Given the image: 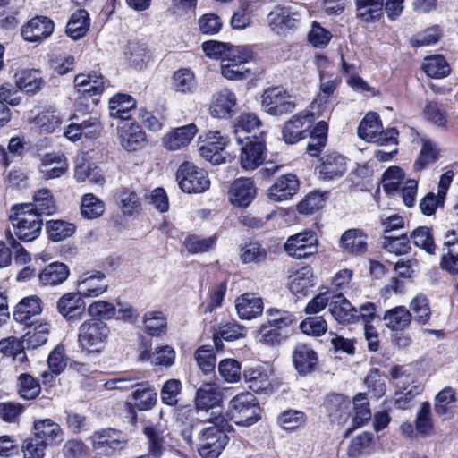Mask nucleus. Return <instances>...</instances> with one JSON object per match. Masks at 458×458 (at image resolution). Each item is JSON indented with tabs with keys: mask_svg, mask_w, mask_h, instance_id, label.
I'll use <instances>...</instances> for the list:
<instances>
[{
	"mask_svg": "<svg viewBox=\"0 0 458 458\" xmlns=\"http://www.w3.org/2000/svg\"><path fill=\"white\" fill-rule=\"evenodd\" d=\"M42 312L41 300L38 296H29L23 298L15 307L13 311V318L27 326H33L38 323L33 319Z\"/></svg>",
	"mask_w": 458,
	"mask_h": 458,
	"instance_id": "nucleus-23",
	"label": "nucleus"
},
{
	"mask_svg": "<svg viewBox=\"0 0 458 458\" xmlns=\"http://www.w3.org/2000/svg\"><path fill=\"white\" fill-rule=\"evenodd\" d=\"M222 395L214 383L203 384L197 391L195 404L198 410L214 409L221 402Z\"/></svg>",
	"mask_w": 458,
	"mask_h": 458,
	"instance_id": "nucleus-39",
	"label": "nucleus"
},
{
	"mask_svg": "<svg viewBox=\"0 0 458 458\" xmlns=\"http://www.w3.org/2000/svg\"><path fill=\"white\" fill-rule=\"evenodd\" d=\"M227 143V138L220 131H208L204 136L203 144L200 145L199 151L206 160L219 164L222 161L220 152L225 148Z\"/></svg>",
	"mask_w": 458,
	"mask_h": 458,
	"instance_id": "nucleus-19",
	"label": "nucleus"
},
{
	"mask_svg": "<svg viewBox=\"0 0 458 458\" xmlns=\"http://www.w3.org/2000/svg\"><path fill=\"white\" fill-rule=\"evenodd\" d=\"M173 89L180 93H193L197 89V81L192 71L182 68L176 71L173 76Z\"/></svg>",
	"mask_w": 458,
	"mask_h": 458,
	"instance_id": "nucleus-50",
	"label": "nucleus"
},
{
	"mask_svg": "<svg viewBox=\"0 0 458 458\" xmlns=\"http://www.w3.org/2000/svg\"><path fill=\"white\" fill-rule=\"evenodd\" d=\"M456 403L455 390L451 386H446L435 397V411L443 420H449L454 414Z\"/></svg>",
	"mask_w": 458,
	"mask_h": 458,
	"instance_id": "nucleus-37",
	"label": "nucleus"
},
{
	"mask_svg": "<svg viewBox=\"0 0 458 458\" xmlns=\"http://www.w3.org/2000/svg\"><path fill=\"white\" fill-rule=\"evenodd\" d=\"M356 16L363 22H374L383 16L384 0H369L355 2Z\"/></svg>",
	"mask_w": 458,
	"mask_h": 458,
	"instance_id": "nucleus-43",
	"label": "nucleus"
},
{
	"mask_svg": "<svg viewBox=\"0 0 458 458\" xmlns=\"http://www.w3.org/2000/svg\"><path fill=\"white\" fill-rule=\"evenodd\" d=\"M441 267L451 274H458V234L454 231L446 234Z\"/></svg>",
	"mask_w": 458,
	"mask_h": 458,
	"instance_id": "nucleus-36",
	"label": "nucleus"
},
{
	"mask_svg": "<svg viewBox=\"0 0 458 458\" xmlns=\"http://www.w3.org/2000/svg\"><path fill=\"white\" fill-rule=\"evenodd\" d=\"M318 169L319 178L324 181L341 177L347 169L345 157L335 152L327 154L321 158V165Z\"/></svg>",
	"mask_w": 458,
	"mask_h": 458,
	"instance_id": "nucleus-24",
	"label": "nucleus"
},
{
	"mask_svg": "<svg viewBox=\"0 0 458 458\" xmlns=\"http://www.w3.org/2000/svg\"><path fill=\"white\" fill-rule=\"evenodd\" d=\"M260 408L254 395L241 393L229 403L228 416L237 425L250 426L259 419Z\"/></svg>",
	"mask_w": 458,
	"mask_h": 458,
	"instance_id": "nucleus-4",
	"label": "nucleus"
},
{
	"mask_svg": "<svg viewBox=\"0 0 458 458\" xmlns=\"http://www.w3.org/2000/svg\"><path fill=\"white\" fill-rule=\"evenodd\" d=\"M110 328L104 321L87 319L78 329V343L89 353L101 352L109 339Z\"/></svg>",
	"mask_w": 458,
	"mask_h": 458,
	"instance_id": "nucleus-3",
	"label": "nucleus"
},
{
	"mask_svg": "<svg viewBox=\"0 0 458 458\" xmlns=\"http://www.w3.org/2000/svg\"><path fill=\"white\" fill-rule=\"evenodd\" d=\"M136 389L132 393L134 405L140 411L152 409L157 403V393L149 387L148 383L135 385Z\"/></svg>",
	"mask_w": 458,
	"mask_h": 458,
	"instance_id": "nucleus-47",
	"label": "nucleus"
},
{
	"mask_svg": "<svg viewBox=\"0 0 458 458\" xmlns=\"http://www.w3.org/2000/svg\"><path fill=\"white\" fill-rule=\"evenodd\" d=\"M43 84L44 81L38 70H23L16 73V85L27 93L38 92Z\"/></svg>",
	"mask_w": 458,
	"mask_h": 458,
	"instance_id": "nucleus-48",
	"label": "nucleus"
},
{
	"mask_svg": "<svg viewBox=\"0 0 458 458\" xmlns=\"http://www.w3.org/2000/svg\"><path fill=\"white\" fill-rule=\"evenodd\" d=\"M135 107L136 100L128 94L119 93L109 100V114L113 118L128 120Z\"/></svg>",
	"mask_w": 458,
	"mask_h": 458,
	"instance_id": "nucleus-38",
	"label": "nucleus"
},
{
	"mask_svg": "<svg viewBox=\"0 0 458 458\" xmlns=\"http://www.w3.org/2000/svg\"><path fill=\"white\" fill-rule=\"evenodd\" d=\"M70 276L69 267L63 262H52L45 267L38 275L41 284L56 286L62 284Z\"/></svg>",
	"mask_w": 458,
	"mask_h": 458,
	"instance_id": "nucleus-35",
	"label": "nucleus"
},
{
	"mask_svg": "<svg viewBox=\"0 0 458 458\" xmlns=\"http://www.w3.org/2000/svg\"><path fill=\"white\" fill-rule=\"evenodd\" d=\"M422 69L430 78H444L449 74L450 69L443 55L428 56L424 59Z\"/></svg>",
	"mask_w": 458,
	"mask_h": 458,
	"instance_id": "nucleus-52",
	"label": "nucleus"
},
{
	"mask_svg": "<svg viewBox=\"0 0 458 458\" xmlns=\"http://www.w3.org/2000/svg\"><path fill=\"white\" fill-rule=\"evenodd\" d=\"M237 105L235 94L228 89H222L213 94L209 105V114L217 119L231 117Z\"/></svg>",
	"mask_w": 458,
	"mask_h": 458,
	"instance_id": "nucleus-16",
	"label": "nucleus"
},
{
	"mask_svg": "<svg viewBox=\"0 0 458 458\" xmlns=\"http://www.w3.org/2000/svg\"><path fill=\"white\" fill-rule=\"evenodd\" d=\"M176 180L181 190L187 193H200L210 186L207 172L187 161L179 166Z\"/></svg>",
	"mask_w": 458,
	"mask_h": 458,
	"instance_id": "nucleus-6",
	"label": "nucleus"
},
{
	"mask_svg": "<svg viewBox=\"0 0 458 458\" xmlns=\"http://www.w3.org/2000/svg\"><path fill=\"white\" fill-rule=\"evenodd\" d=\"M74 87L82 98L101 95L105 90L104 78L97 73H80L74 78Z\"/></svg>",
	"mask_w": 458,
	"mask_h": 458,
	"instance_id": "nucleus-27",
	"label": "nucleus"
},
{
	"mask_svg": "<svg viewBox=\"0 0 458 458\" xmlns=\"http://www.w3.org/2000/svg\"><path fill=\"white\" fill-rule=\"evenodd\" d=\"M368 392L372 398L382 397L386 391V377L378 369H371L364 379Z\"/></svg>",
	"mask_w": 458,
	"mask_h": 458,
	"instance_id": "nucleus-57",
	"label": "nucleus"
},
{
	"mask_svg": "<svg viewBox=\"0 0 458 458\" xmlns=\"http://www.w3.org/2000/svg\"><path fill=\"white\" fill-rule=\"evenodd\" d=\"M118 140L124 150L132 152L146 146L147 135L137 123H125L118 127Z\"/></svg>",
	"mask_w": 458,
	"mask_h": 458,
	"instance_id": "nucleus-15",
	"label": "nucleus"
},
{
	"mask_svg": "<svg viewBox=\"0 0 458 458\" xmlns=\"http://www.w3.org/2000/svg\"><path fill=\"white\" fill-rule=\"evenodd\" d=\"M245 382L255 393H270L273 390L274 371L269 365L247 368L243 372Z\"/></svg>",
	"mask_w": 458,
	"mask_h": 458,
	"instance_id": "nucleus-12",
	"label": "nucleus"
},
{
	"mask_svg": "<svg viewBox=\"0 0 458 458\" xmlns=\"http://www.w3.org/2000/svg\"><path fill=\"white\" fill-rule=\"evenodd\" d=\"M47 230L53 242H62L74 233L75 225L63 220H52L47 222Z\"/></svg>",
	"mask_w": 458,
	"mask_h": 458,
	"instance_id": "nucleus-60",
	"label": "nucleus"
},
{
	"mask_svg": "<svg viewBox=\"0 0 458 458\" xmlns=\"http://www.w3.org/2000/svg\"><path fill=\"white\" fill-rule=\"evenodd\" d=\"M41 173L46 180L59 178L68 169V162L64 155L47 153L41 157Z\"/></svg>",
	"mask_w": 458,
	"mask_h": 458,
	"instance_id": "nucleus-33",
	"label": "nucleus"
},
{
	"mask_svg": "<svg viewBox=\"0 0 458 458\" xmlns=\"http://www.w3.org/2000/svg\"><path fill=\"white\" fill-rule=\"evenodd\" d=\"M261 107L270 115L281 116L296 108L294 97L281 86L269 87L261 95Z\"/></svg>",
	"mask_w": 458,
	"mask_h": 458,
	"instance_id": "nucleus-5",
	"label": "nucleus"
},
{
	"mask_svg": "<svg viewBox=\"0 0 458 458\" xmlns=\"http://www.w3.org/2000/svg\"><path fill=\"white\" fill-rule=\"evenodd\" d=\"M382 129L379 116L376 113H369L360 122L358 127V135L368 142L377 140V134Z\"/></svg>",
	"mask_w": 458,
	"mask_h": 458,
	"instance_id": "nucleus-49",
	"label": "nucleus"
},
{
	"mask_svg": "<svg viewBox=\"0 0 458 458\" xmlns=\"http://www.w3.org/2000/svg\"><path fill=\"white\" fill-rule=\"evenodd\" d=\"M339 245L345 253L360 255L367 251V236L360 229H350L342 234Z\"/></svg>",
	"mask_w": 458,
	"mask_h": 458,
	"instance_id": "nucleus-32",
	"label": "nucleus"
},
{
	"mask_svg": "<svg viewBox=\"0 0 458 458\" xmlns=\"http://www.w3.org/2000/svg\"><path fill=\"white\" fill-rule=\"evenodd\" d=\"M25 409V406L18 402H2L0 403V418L7 423H19Z\"/></svg>",
	"mask_w": 458,
	"mask_h": 458,
	"instance_id": "nucleus-64",
	"label": "nucleus"
},
{
	"mask_svg": "<svg viewBox=\"0 0 458 458\" xmlns=\"http://www.w3.org/2000/svg\"><path fill=\"white\" fill-rule=\"evenodd\" d=\"M9 219L15 229L16 236L23 242H32L38 237L43 221L33 212L30 205H15L12 208Z\"/></svg>",
	"mask_w": 458,
	"mask_h": 458,
	"instance_id": "nucleus-2",
	"label": "nucleus"
},
{
	"mask_svg": "<svg viewBox=\"0 0 458 458\" xmlns=\"http://www.w3.org/2000/svg\"><path fill=\"white\" fill-rule=\"evenodd\" d=\"M299 186V180L294 174L282 175L269 188V198L275 201L289 199L297 193Z\"/></svg>",
	"mask_w": 458,
	"mask_h": 458,
	"instance_id": "nucleus-26",
	"label": "nucleus"
},
{
	"mask_svg": "<svg viewBox=\"0 0 458 458\" xmlns=\"http://www.w3.org/2000/svg\"><path fill=\"white\" fill-rule=\"evenodd\" d=\"M91 441L93 448L99 454L106 455L123 449L127 443L126 436L123 432L113 428L95 432L91 437Z\"/></svg>",
	"mask_w": 458,
	"mask_h": 458,
	"instance_id": "nucleus-9",
	"label": "nucleus"
},
{
	"mask_svg": "<svg viewBox=\"0 0 458 458\" xmlns=\"http://www.w3.org/2000/svg\"><path fill=\"white\" fill-rule=\"evenodd\" d=\"M293 361L300 374L310 373L318 361V357L313 349L306 344H297L293 353Z\"/></svg>",
	"mask_w": 458,
	"mask_h": 458,
	"instance_id": "nucleus-34",
	"label": "nucleus"
},
{
	"mask_svg": "<svg viewBox=\"0 0 458 458\" xmlns=\"http://www.w3.org/2000/svg\"><path fill=\"white\" fill-rule=\"evenodd\" d=\"M145 331L151 336H159L165 333L167 322L161 311H148L143 316Z\"/></svg>",
	"mask_w": 458,
	"mask_h": 458,
	"instance_id": "nucleus-55",
	"label": "nucleus"
},
{
	"mask_svg": "<svg viewBox=\"0 0 458 458\" xmlns=\"http://www.w3.org/2000/svg\"><path fill=\"white\" fill-rule=\"evenodd\" d=\"M416 432L422 437L430 436L434 430L431 415V406L428 402H423L417 412L415 420Z\"/></svg>",
	"mask_w": 458,
	"mask_h": 458,
	"instance_id": "nucleus-58",
	"label": "nucleus"
},
{
	"mask_svg": "<svg viewBox=\"0 0 458 458\" xmlns=\"http://www.w3.org/2000/svg\"><path fill=\"white\" fill-rule=\"evenodd\" d=\"M79 293L83 298H97L108 290L106 275L101 271H88L82 273L76 281Z\"/></svg>",
	"mask_w": 458,
	"mask_h": 458,
	"instance_id": "nucleus-11",
	"label": "nucleus"
},
{
	"mask_svg": "<svg viewBox=\"0 0 458 458\" xmlns=\"http://www.w3.org/2000/svg\"><path fill=\"white\" fill-rule=\"evenodd\" d=\"M314 122V114L310 112H301L287 121L283 128V139L288 144H295L309 134Z\"/></svg>",
	"mask_w": 458,
	"mask_h": 458,
	"instance_id": "nucleus-8",
	"label": "nucleus"
},
{
	"mask_svg": "<svg viewBox=\"0 0 458 458\" xmlns=\"http://www.w3.org/2000/svg\"><path fill=\"white\" fill-rule=\"evenodd\" d=\"M260 124L261 122L256 114L250 113L242 114L237 119L234 130V134L238 143L240 145L243 144V139L241 136L242 133H250L256 129H259Z\"/></svg>",
	"mask_w": 458,
	"mask_h": 458,
	"instance_id": "nucleus-61",
	"label": "nucleus"
},
{
	"mask_svg": "<svg viewBox=\"0 0 458 458\" xmlns=\"http://www.w3.org/2000/svg\"><path fill=\"white\" fill-rule=\"evenodd\" d=\"M329 310L339 323L352 324L359 320L358 310L342 293L329 303Z\"/></svg>",
	"mask_w": 458,
	"mask_h": 458,
	"instance_id": "nucleus-25",
	"label": "nucleus"
},
{
	"mask_svg": "<svg viewBox=\"0 0 458 458\" xmlns=\"http://www.w3.org/2000/svg\"><path fill=\"white\" fill-rule=\"evenodd\" d=\"M247 142L241 148L240 164L242 169L254 170L265 160V145L257 136L244 137Z\"/></svg>",
	"mask_w": 458,
	"mask_h": 458,
	"instance_id": "nucleus-13",
	"label": "nucleus"
},
{
	"mask_svg": "<svg viewBox=\"0 0 458 458\" xmlns=\"http://www.w3.org/2000/svg\"><path fill=\"white\" fill-rule=\"evenodd\" d=\"M325 406L331 421L343 424L350 417V401L339 394L327 395Z\"/></svg>",
	"mask_w": 458,
	"mask_h": 458,
	"instance_id": "nucleus-30",
	"label": "nucleus"
},
{
	"mask_svg": "<svg viewBox=\"0 0 458 458\" xmlns=\"http://www.w3.org/2000/svg\"><path fill=\"white\" fill-rule=\"evenodd\" d=\"M89 16L86 10L79 9L72 13L66 25V34L76 40L84 37L89 28Z\"/></svg>",
	"mask_w": 458,
	"mask_h": 458,
	"instance_id": "nucleus-42",
	"label": "nucleus"
},
{
	"mask_svg": "<svg viewBox=\"0 0 458 458\" xmlns=\"http://www.w3.org/2000/svg\"><path fill=\"white\" fill-rule=\"evenodd\" d=\"M17 391L21 398L30 401L39 395L41 386L38 381L32 376L22 373L18 377Z\"/></svg>",
	"mask_w": 458,
	"mask_h": 458,
	"instance_id": "nucleus-51",
	"label": "nucleus"
},
{
	"mask_svg": "<svg viewBox=\"0 0 458 458\" xmlns=\"http://www.w3.org/2000/svg\"><path fill=\"white\" fill-rule=\"evenodd\" d=\"M300 14L287 7H276L268 15V23L272 31L284 35L295 29L300 21Z\"/></svg>",
	"mask_w": 458,
	"mask_h": 458,
	"instance_id": "nucleus-18",
	"label": "nucleus"
},
{
	"mask_svg": "<svg viewBox=\"0 0 458 458\" xmlns=\"http://www.w3.org/2000/svg\"><path fill=\"white\" fill-rule=\"evenodd\" d=\"M57 310L68 321L81 319L85 310L83 297L79 292L64 293L57 301Z\"/></svg>",
	"mask_w": 458,
	"mask_h": 458,
	"instance_id": "nucleus-21",
	"label": "nucleus"
},
{
	"mask_svg": "<svg viewBox=\"0 0 458 458\" xmlns=\"http://www.w3.org/2000/svg\"><path fill=\"white\" fill-rule=\"evenodd\" d=\"M88 314L91 318L90 319L99 321L111 320L114 318L117 314V308L111 301L99 300L89 305Z\"/></svg>",
	"mask_w": 458,
	"mask_h": 458,
	"instance_id": "nucleus-53",
	"label": "nucleus"
},
{
	"mask_svg": "<svg viewBox=\"0 0 458 458\" xmlns=\"http://www.w3.org/2000/svg\"><path fill=\"white\" fill-rule=\"evenodd\" d=\"M440 149L437 145L427 138L421 139V148L417 160L414 163V169L421 171L429 165L434 164L439 157Z\"/></svg>",
	"mask_w": 458,
	"mask_h": 458,
	"instance_id": "nucleus-46",
	"label": "nucleus"
},
{
	"mask_svg": "<svg viewBox=\"0 0 458 458\" xmlns=\"http://www.w3.org/2000/svg\"><path fill=\"white\" fill-rule=\"evenodd\" d=\"M237 314L241 319L250 320L256 318L263 312L261 298L253 293H244L235 301Z\"/></svg>",
	"mask_w": 458,
	"mask_h": 458,
	"instance_id": "nucleus-31",
	"label": "nucleus"
},
{
	"mask_svg": "<svg viewBox=\"0 0 458 458\" xmlns=\"http://www.w3.org/2000/svg\"><path fill=\"white\" fill-rule=\"evenodd\" d=\"M105 203L92 193H86L81 198V213L87 219H95L105 212Z\"/></svg>",
	"mask_w": 458,
	"mask_h": 458,
	"instance_id": "nucleus-56",
	"label": "nucleus"
},
{
	"mask_svg": "<svg viewBox=\"0 0 458 458\" xmlns=\"http://www.w3.org/2000/svg\"><path fill=\"white\" fill-rule=\"evenodd\" d=\"M314 286L313 271L309 266L293 271L288 277V287L292 293L295 295L306 296L309 290Z\"/></svg>",
	"mask_w": 458,
	"mask_h": 458,
	"instance_id": "nucleus-28",
	"label": "nucleus"
},
{
	"mask_svg": "<svg viewBox=\"0 0 458 458\" xmlns=\"http://www.w3.org/2000/svg\"><path fill=\"white\" fill-rule=\"evenodd\" d=\"M50 331L47 322H38L28 326V331L23 335V343L28 349H35L45 344Z\"/></svg>",
	"mask_w": 458,
	"mask_h": 458,
	"instance_id": "nucleus-44",
	"label": "nucleus"
},
{
	"mask_svg": "<svg viewBox=\"0 0 458 458\" xmlns=\"http://www.w3.org/2000/svg\"><path fill=\"white\" fill-rule=\"evenodd\" d=\"M318 239L311 231L296 233L288 238L285 251L295 259H305L317 252Z\"/></svg>",
	"mask_w": 458,
	"mask_h": 458,
	"instance_id": "nucleus-10",
	"label": "nucleus"
},
{
	"mask_svg": "<svg viewBox=\"0 0 458 458\" xmlns=\"http://www.w3.org/2000/svg\"><path fill=\"white\" fill-rule=\"evenodd\" d=\"M201 428L195 438L193 431L197 423L192 422L182 429L183 440L191 446H195L201 458H218L228 444L227 434L233 430L232 425L221 411L212 410L208 417L200 421Z\"/></svg>",
	"mask_w": 458,
	"mask_h": 458,
	"instance_id": "nucleus-1",
	"label": "nucleus"
},
{
	"mask_svg": "<svg viewBox=\"0 0 458 458\" xmlns=\"http://www.w3.org/2000/svg\"><path fill=\"white\" fill-rule=\"evenodd\" d=\"M391 377L395 380V387L400 391H409L413 387H420L415 384L411 369L404 366H394L390 371Z\"/></svg>",
	"mask_w": 458,
	"mask_h": 458,
	"instance_id": "nucleus-59",
	"label": "nucleus"
},
{
	"mask_svg": "<svg viewBox=\"0 0 458 458\" xmlns=\"http://www.w3.org/2000/svg\"><path fill=\"white\" fill-rule=\"evenodd\" d=\"M216 241L217 238L215 235L205 238L198 235H188L185 238L183 244L190 253L197 254L206 252L213 249Z\"/></svg>",
	"mask_w": 458,
	"mask_h": 458,
	"instance_id": "nucleus-62",
	"label": "nucleus"
},
{
	"mask_svg": "<svg viewBox=\"0 0 458 458\" xmlns=\"http://www.w3.org/2000/svg\"><path fill=\"white\" fill-rule=\"evenodd\" d=\"M234 47V46L216 40H208L202 43V50L205 55L209 58L220 60L221 62L226 56L235 57L234 53L239 55L237 50H233Z\"/></svg>",
	"mask_w": 458,
	"mask_h": 458,
	"instance_id": "nucleus-54",
	"label": "nucleus"
},
{
	"mask_svg": "<svg viewBox=\"0 0 458 458\" xmlns=\"http://www.w3.org/2000/svg\"><path fill=\"white\" fill-rule=\"evenodd\" d=\"M197 132L194 123L181 126L167 132L162 139V144L169 151L179 150L188 146Z\"/></svg>",
	"mask_w": 458,
	"mask_h": 458,
	"instance_id": "nucleus-22",
	"label": "nucleus"
},
{
	"mask_svg": "<svg viewBox=\"0 0 458 458\" xmlns=\"http://www.w3.org/2000/svg\"><path fill=\"white\" fill-rule=\"evenodd\" d=\"M55 30L54 21L47 16H36L21 28L24 40L31 43H41L49 38Z\"/></svg>",
	"mask_w": 458,
	"mask_h": 458,
	"instance_id": "nucleus-14",
	"label": "nucleus"
},
{
	"mask_svg": "<svg viewBox=\"0 0 458 458\" xmlns=\"http://www.w3.org/2000/svg\"><path fill=\"white\" fill-rule=\"evenodd\" d=\"M147 437L148 454L155 458H161L166 449L165 428L159 425H150L144 428Z\"/></svg>",
	"mask_w": 458,
	"mask_h": 458,
	"instance_id": "nucleus-41",
	"label": "nucleus"
},
{
	"mask_svg": "<svg viewBox=\"0 0 458 458\" xmlns=\"http://www.w3.org/2000/svg\"><path fill=\"white\" fill-rule=\"evenodd\" d=\"M257 189L253 181L242 177L235 180L228 191L230 202L239 208H247L256 198Z\"/></svg>",
	"mask_w": 458,
	"mask_h": 458,
	"instance_id": "nucleus-17",
	"label": "nucleus"
},
{
	"mask_svg": "<svg viewBox=\"0 0 458 458\" xmlns=\"http://www.w3.org/2000/svg\"><path fill=\"white\" fill-rule=\"evenodd\" d=\"M354 415L352 422L356 428L361 427L371 418L366 394L360 393L353 398Z\"/></svg>",
	"mask_w": 458,
	"mask_h": 458,
	"instance_id": "nucleus-63",
	"label": "nucleus"
},
{
	"mask_svg": "<svg viewBox=\"0 0 458 458\" xmlns=\"http://www.w3.org/2000/svg\"><path fill=\"white\" fill-rule=\"evenodd\" d=\"M33 437L47 446H54L63 441L64 433L56 422L50 419H41L33 422Z\"/></svg>",
	"mask_w": 458,
	"mask_h": 458,
	"instance_id": "nucleus-20",
	"label": "nucleus"
},
{
	"mask_svg": "<svg viewBox=\"0 0 458 458\" xmlns=\"http://www.w3.org/2000/svg\"><path fill=\"white\" fill-rule=\"evenodd\" d=\"M237 50L239 55L235 54V57L226 56L221 62L222 75L231 81H239L246 79L250 74V70L245 67V64L253 58V52L246 47L237 46L233 48Z\"/></svg>",
	"mask_w": 458,
	"mask_h": 458,
	"instance_id": "nucleus-7",
	"label": "nucleus"
},
{
	"mask_svg": "<svg viewBox=\"0 0 458 458\" xmlns=\"http://www.w3.org/2000/svg\"><path fill=\"white\" fill-rule=\"evenodd\" d=\"M385 326L392 331H403L411 322V313L404 306L387 310L383 317Z\"/></svg>",
	"mask_w": 458,
	"mask_h": 458,
	"instance_id": "nucleus-40",
	"label": "nucleus"
},
{
	"mask_svg": "<svg viewBox=\"0 0 458 458\" xmlns=\"http://www.w3.org/2000/svg\"><path fill=\"white\" fill-rule=\"evenodd\" d=\"M33 208V212L39 216L46 215L50 216L56 210V205L52 192L48 189H40L34 193L33 202L25 203Z\"/></svg>",
	"mask_w": 458,
	"mask_h": 458,
	"instance_id": "nucleus-45",
	"label": "nucleus"
},
{
	"mask_svg": "<svg viewBox=\"0 0 458 458\" xmlns=\"http://www.w3.org/2000/svg\"><path fill=\"white\" fill-rule=\"evenodd\" d=\"M63 118L55 110L40 112L31 122L32 129L39 135H47L60 131Z\"/></svg>",
	"mask_w": 458,
	"mask_h": 458,
	"instance_id": "nucleus-29",
	"label": "nucleus"
}]
</instances>
